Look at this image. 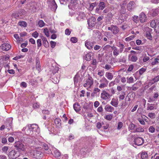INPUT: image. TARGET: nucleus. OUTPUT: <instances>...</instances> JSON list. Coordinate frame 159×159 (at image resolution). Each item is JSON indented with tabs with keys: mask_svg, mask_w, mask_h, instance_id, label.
<instances>
[{
	"mask_svg": "<svg viewBox=\"0 0 159 159\" xmlns=\"http://www.w3.org/2000/svg\"><path fill=\"white\" fill-rule=\"evenodd\" d=\"M48 147L47 144L43 142L40 143V155L41 153H44L45 150H47Z\"/></svg>",
	"mask_w": 159,
	"mask_h": 159,
	"instance_id": "8",
	"label": "nucleus"
},
{
	"mask_svg": "<svg viewBox=\"0 0 159 159\" xmlns=\"http://www.w3.org/2000/svg\"><path fill=\"white\" fill-rule=\"evenodd\" d=\"M104 68L108 70L111 68V65L109 64H106Z\"/></svg>",
	"mask_w": 159,
	"mask_h": 159,
	"instance_id": "57",
	"label": "nucleus"
},
{
	"mask_svg": "<svg viewBox=\"0 0 159 159\" xmlns=\"http://www.w3.org/2000/svg\"><path fill=\"white\" fill-rule=\"evenodd\" d=\"M111 96L112 94H110L105 90H103L101 94V98L104 100H107Z\"/></svg>",
	"mask_w": 159,
	"mask_h": 159,
	"instance_id": "4",
	"label": "nucleus"
},
{
	"mask_svg": "<svg viewBox=\"0 0 159 159\" xmlns=\"http://www.w3.org/2000/svg\"><path fill=\"white\" fill-rule=\"evenodd\" d=\"M57 73H55V74H53V75H52V77L51 78L52 81L55 84H57L59 81V79L58 78V77L59 78V77L57 76Z\"/></svg>",
	"mask_w": 159,
	"mask_h": 159,
	"instance_id": "14",
	"label": "nucleus"
},
{
	"mask_svg": "<svg viewBox=\"0 0 159 159\" xmlns=\"http://www.w3.org/2000/svg\"><path fill=\"white\" fill-rule=\"evenodd\" d=\"M127 82L129 84L133 83L134 82V79L133 77H131L129 78L128 77L127 78Z\"/></svg>",
	"mask_w": 159,
	"mask_h": 159,
	"instance_id": "40",
	"label": "nucleus"
},
{
	"mask_svg": "<svg viewBox=\"0 0 159 159\" xmlns=\"http://www.w3.org/2000/svg\"><path fill=\"white\" fill-rule=\"evenodd\" d=\"M92 43L89 42H86L85 43V46L89 49L92 48Z\"/></svg>",
	"mask_w": 159,
	"mask_h": 159,
	"instance_id": "25",
	"label": "nucleus"
},
{
	"mask_svg": "<svg viewBox=\"0 0 159 159\" xmlns=\"http://www.w3.org/2000/svg\"><path fill=\"white\" fill-rule=\"evenodd\" d=\"M55 124L57 125L58 127H59L61 125V120L59 118H56L55 120Z\"/></svg>",
	"mask_w": 159,
	"mask_h": 159,
	"instance_id": "30",
	"label": "nucleus"
},
{
	"mask_svg": "<svg viewBox=\"0 0 159 159\" xmlns=\"http://www.w3.org/2000/svg\"><path fill=\"white\" fill-rule=\"evenodd\" d=\"M149 131L152 133H154L155 131V128L152 126H151L149 128Z\"/></svg>",
	"mask_w": 159,
	"mask_h": 159,
	"instance_id": "50",
	"label": "nucleus"
},
{
	"mask_svg": "<svg viewBox=\"0 0 159 159\" xmlns=\"http://www.w3.org/2000/svg\"><path fill=\"white\" fill-rule=\"evenodd\" d=\"M111 104L113 106L117 107L118 104V102L117 100L114 98H113L111 102Z\"/></svg>",
	"mask_w": 159,
	"mask_h": 159,
	"instance_id": "19",
	"label": "nucleus"
},
{
	"mask_svg": "<svg viewBox=\"0 0 159 159\" xmlns=\"http://www.w3.org/2000/svg\"><path fill=\"white\" fill-rule=\"evenodd\" d=\"M155 30L157 33H159V22L155 27Z\"/></svg>",
	"mask_w": 159,
	"mask_h": 159,
	"instance_id": "47",
	"label": "nucleus"
},
{
	"mask_svg": "<svg viewBox=\"0 0 159 159\" xmlns=\"http://www.w3.org/2000/svg\"><path fill=\"white\" fill-rule=\"evenodd\" d=\"M43 32L45 35L48 37L49 36V33L47 28H45L43 30Z\"/></svg>",
	"mask_w": 159,
	"mask_h": 159,
	"instance_id": "46",
	"label": "nucleus"
},
{
	"mask_svg": "<svg viewBox=\"0 0 159 159\" xmlns=\"http://www.w3.org/2000/svg\"><path fill=\"white\" fill-rule=\"evenodd\" d=\"M143 139L141 137H138L135 138L134 142V144L138 146H140L143 144L144 143Z\"/></svg>",
	"mask_w": 159,
	"mask_h": 159,
	"instance_id": "7",
	"label": "nucleus"
},
{
	"mask_svg": "<svg viewBox=\"0 0 159 159\" xmlns=\"http://www.w3.org/2000/svg\"><path fill=\"white\" fill-rule=\"evenodd\" d=\"M135 125L133 123L130 124L129 125V130H134L135 127Z\"/></svg>",
	"mask_w": 159,
	"mask_h": 159,
	"instance_id": "41",
	"label": "nucleus"
},
{
	"mask_svg": "<svg viewBox=\"0 0 159 159\" xmlns=\"http://www.w3.org/2000/svg\"><path fill=\"white\" fill-rule=\"evenodd\" d=\"M144 131V129L142 127H138L136 128L134 132H143Z\"/></svg>",
	"mask_w": 159,
	"mask_h": 159,
	"instance_id": "39",
	"label": "nucleus"
},
{
	"mask_svg": "<svg viewBox=\"0 0 159 159\" xmlns=\"http://www.w3.org/2000/svg\"><path fill=\"white\" fill-rule=\"evenodd\" d=\"M106 77L109 80H111L113 77V75L111 73L106 72L105 74Z\"/></svg>",
	"mask_w": 159,
	"mask_h": 159,
	"instance_id": "22",
	"label": "nucleus"
},
{
	"mask_svg": "<svg viewBox=\"0 0 159 159\" xmlns=\"http://www.w3.org/2000/svg\"><path fill=\"white\" fill-rule=\"evenodd\" d=\"M97 5V4L96 2L92 3L90 4L89 7V10L90 11H92L94 7Z\"/></svg>",
	"mask_w": 159,
	"mask_h": 159,
	"instance_id": "26",
	"label": "nucleus"
},
{
	"mask_svg": "<svg viewBox=\"0 0 159 159\" xmlns=\"http://www.w3.org/2000/svg\"><path fill=\"white\" fill-rule=\"evenodd\" d=\"M158 61L157 60L156 58H155L154 61L152 62L151 64L152 65H155L158 64Z\"/></svg>",
	"mask_w": 159,
	"mask_h": 159,
	"instance_id": "56",
	"label": "nucleus"
},
{
	"mask_svg": "<svg viewBox=\"0 0 159 159\" xmlns=\"http://www.w3.org/2000/svg\"><path fill=\"white\" fill-rule=\"evenodd\" d=\"M133 38V36H130L126 38L125 39V40L126 41H129L132 39Z\"/></svg>",
	"mask_w": 159,
	"mask_h": 159,
	"instance_id": "62",
	"label": "nucleus"
},
{
	"mask_svg": "<svg viewBox=\"0 0 159 159\" xmlns=\"http://www.w3.org/2000/svg\"><path fill=\"white\" fill-rule=\"evenodd\" d=\"M14 146L18 152H24L25 148L24 144L21 141H16L14 143Z\"/></svg>",
	"mask_w": 159,
	"mask_h": 159,
	"instance_id": "2",
	"label": "nucleus"
},
{
	"mask_svg": "<svg viewBox=\"0 0 159 159\" xmlns=\"http://www.w3.org/2000/svg\"><path fill=\"white\" fill-rule=\"evenodd\" d=\"M146 69H145L142 68L140 69L139 71V73L140 75H142L145 71Z\"/></svg>",
	"mask_w": 159,
	"mask_h": 159,
	"instance_id": "58",
	"label": "nucleus"
},
{
	"mask_svg": "<svg viewBox=\"0 0 159 159\" xmlns=\"http://www.w3.org/2000/svg\"><path fill=\"white\" fill-rule=\"evenodd\" d=\"M38 125L35 124L28 125L25 128H23V130H25V133L28 135H32L34 132H36L38 129Z\"/></svg>",
	"mask_w": 159,
	"mask_h": 159,
	"instance_id": "1",
	"label": "nucleus"
},
{
	"mask_svg": "<svg viewBox=\"0 0 159 159\" xmlns=\"http://www.w3.org/2000/svg\"><path fill=\"white\" fill-rule=\"evenodd\" d=\"M139 19L141 23H143L147 20V16L145 13L142 12L139 15Z\"/></svg>",
	"mask_w": 159,
	"mask_h": 159,
	"instance_id": "10",
	"label": "nucleus"
},
{
	"mask_svg": "<svg viewBox=\"0 0 159 159\" xmlns=\"http://www.w3.org/2000/svg\"><path fill=\"white\" fill-rule=\"evenodd\" d=\"M8 149V146H4L2 147V150L5 153H7V152Z\"/></svg>",
	"mask_w": 159,
	"mask_h": 159,
	"instance_id": "42",
	"label": "nucleus"
},
{
	"mask_svg": "<svg viewBox=\"0 0 159 159\" xmlns=\"http://www.w3.org/2000/svg\"><path fill=\"white\" fill-rule=\"evenodd\" d=\"M17 152L16 151L12 150L11 151L10 153H13L12 155L11 156V158L12 159H16L17 157L16 156V154Z\"/></svg>",
	"mask_w": 159,
	"mask_h": 159,
	"instance_id": "34",
	"label": "nucleus"
},
{
	"mask_svg": "<svg viewBox=\"0 0 159 159\" xmlns=\"http://www.w3.org/2000/svg\"><path fill=\"white\" fill-rule=\"evenodd\" d=\"M105 4L103 2H100L98 5L99 7L101 10H103L105 8Z\"/></svg>",
	"mask_w": 159,
	"mask_h": 159,
	"instance_id": "27",
	"label": "nucleus"
},
{
	"mask_svg": "<svg viewBox=\"0 0 159 159\" xmlns=\"http://www.w3.org/2000/svg\"><path fill=\"white\" fill-rule=\"evenodd\" d=\"M105 109L107 111L112 112L114 108L110 105H107L105 107Z\"/></svg>",
	"mask_w": 159,
	"mask_h": 159,
	"instance_id": "18",
	"label": "nucleus"
},
{
	"mask_svg": "<svg viewBox=\"0 0 159 159\" xmlns=\"http://www.w3.org/2000/svg\"><path fill=\"white\" fill-rule=\"evenodd\" d=\"M138 16H134L133 17V20L134 22L137 23V22L138 21Z\"/></svg>",
	"mask_w": 159,
	"mask_h": 159,
	"instance_id": "52",
	"label": "nucleus"
},
{
	"mask_svg": "<svg viewBox=\"0 0 159 159\" xmlns=\"http://www.w3.org/2000/svg\"><path fill=\"white\" fill-rule=\"evenodd\" d=\"M150 13L152 16H155L158 14V10L157 9H153L150 12Z\"/></svg>",
	"mask_w": 159,
	"mask_h": 159,
	"instance_id": "21",
	"label": "nucleus"
},
{
	"mask_svg": "<svg viewBox=\"0 0 159 159\" xmlns=\"http://www.w3.org/2000/svg\"><path fill=\"white\" fill-rule=\"evenodd\" d=\"M148 155L145 152H142L141 154V157L142 159H147Z\"/></svg>",
	"mask_w": 159,
	"mask_h": 159,
	"instance_id": "33",
	"label": "nucleus"
},
{
	"mask_svg": "<svg viewBox=\"0 0 159 159\" xmlns=\"http://www.w3.org/2000/svg\"><path fill=\"white\" fill-rule=\"evenodd\" d=\"M18 24L21 26H23L24 27H26L27 25V23L24 21H19L18 23Z\"/></svg>",
	"mask_w": 159,
	"mask_h": 159,
	"instance_id": "32",
	"label": "nucleus"
},
{
	"mask_svg": "<svg viewBox=\"0 0 159 159\" xmlns=\"http://www.w3.org/2000/svg\"><path fill=\"white\" fill-rule=\"evenodd\" d=\"M123 124L121 122H119L118 123L117 129H120L123 126Z\"/></svg>",
	"mask_w": 159,
	"mask_h": 159,
	"instance_id": "43",
	"label": "nucleus"
},
{
	"mask_svg": "<svg viewBox=\"0 0 159 159\" xmlns=\"http://www.w3.org/2000/svg\"><path fill=\"white\" fill-rule=\"evenodd\" d=\"M112 29L111 31L114 34H117L119 31V29L118 27L116 25H112Z\"/></svg>",
	"mask_w": 159,
	"mask_h": 159,
	"instance_id": "16",
	"label": "nucleus"
},
{
	"mask_svg": "<svg viewBox=\"0 0 159 159\" xmlns=\"http://www.w3.org/2000/svg\"><path fill=\"white\" fill-rule=\"evenodd\" d=\"M138 120L141 124H142V125H145V122L142 119H141L140 118H139L138 119Z\"/></svg>",
	"mask_w": 159,
	"mask_h": 159,
	"instance_id": "59",
	"label": "nucleus"
},
{
	"mask_svg": "<svg viewBox=\"0 0 159 159\" xmlns=\"http://www.w3.org/2000/svg\"><path fill=\"white\" fill-rule=\"evenodd\" d=\"M93 80L91 76H89L86 81V83L84 84V86L85 87H88L90 88L93 84Z\"/></svg>",
	"mask_w": 159,
	"mask_h": 159,
	"instance_id": "5",
	"label": "nucleus"
},
{
	"mask_svg": "<svg viewBox=\"0 0 159 159\" xmlns=\"http://www.w3.org/2000/svg\"><path fill=\"white\" fill-rule=\"evenodd\" d=\"M95 20L94 17H91L88 20V24L89 27L92 28L94 26Z\"/></svg>",
	"mask_w": 159,
	"mask_h": 159,
	"instance_id": "12",
	"label": "nucleus"
},
{
	"mask_svg": "<svg viewBox=\"0 0 159 159\" xmlns=\"http://www.w3.org/2000/svg\"><path fill=\"white\" fill-rule=\"evenodd\" d=\"M124 4H122L121 6V9L120 10V13L121 14H124L125 13L126 9L125 7L124 6Z\"/></svg>",
	"mask_w": 159,
	"mask_h": 159,
	"instance_id": "24",
	"label": "nucleus"
},
{
	"mask_svg": "<svg viewBox=\"0 0 159 159\" xmlns=\"http://www.w3.org/2000/svg\"><path fill=\"white\" fill-rule=\"evenodd\" d=\"M70 41L73 43H75L77 41V39L75 37H72L71 38Z\"/></svg>",
	"mask_w": 159,
	"mask_h": 159,
	"instance_id": "51",
	"label": "nucleus"
},
{
	"mask_svg": "<svg viewBox=\"0 0 159 159\" xmlns=\"http://www.w3.org/2000/svg\"><path fill=\"white\" fill-rule=\"evenodd\" d=\"M56 43L54 42H53L52 41H51L50 42V44L51 46V47L52 48H54L56 46Z\"/></svg>",
	"mask_w": 159,
	"mask_h": 159,
	"instance_id": "60",
	"label": "nucleus"
},
{
	"mask_svg": "<svg viewBox=\"0 0 159 159\" xmlns=\"http://www.w3.org/2000/svg\"><path fill=\"white\" fill-rule=\"evenodd\" d=\"M36 69L39 71V70L40 69V62L39 61V58L38 57H37L36 58Z\"/></svg>",
	"mask_w": 159,
	"mask_h": 159,
	"instance_id": "28",
	"label": "nucleus"
},
{
	"mask_svg": "<svg viewBox=\"0 0 159 159\" xmlns=\"http://www.w3.org/2000/svg\"><path fill=\"white\" fill-rule=\"evenodd\" d=\"M12 120V119L11 118H9L7 120V122L6 123V127L8 128V130H10L11 128Z\"/></svg>",
	"mask_w": 159,
	"mask_h": 159,
	"instance_id": "13",
	"label": "nucleus"
},
{
	"mask_svg": "<svg viewBox=\"0 0 159 159\" xmlns=\"http://www.w3.org/2000/svg\"><path fill=\"white\" fill-rule=\"evenodd\" d=\"M112 117L113 116L112 115H107L106 116L105 119L108 120H111L112 119Z\"/></svg>",
	"mask_w": 159,
	"mask_h": 159,
	"instance_id": "53",
	"label": "nucleus"
},
{
	"mask_svg": "<svg viewBox=\"0 0 159 159\" xmlns=\"http://www.w3.org/2000/svg\"><path fill=\"white\" fill-rule=\"evenodd\" d=\"M11 46L7 43H4L1 46L0 48L3 51H7L9 50L11 48Z\"/></svg>",
	"mask_w": 159,
	"mask_h": 159,
	"instance_id": "9",
	"label": "nucleus"
},
{
	"mask_svg": "<svg viewBox=\"0 0 159 159\" xmlns=\"http://www.w3.org/2000/svg\"><path fill=\"white\" fill-rule=\"evenodd\" d=\"M127 10L131 11L135 8V3L133 1H130L128 3L127 6Z\"/></svg>",
	"mask_w": 159,
	"mask_h": 159,
	"instance_id": "11",
	"label": "nucleus"
},
{
	"mask_svg": "<svg viewBox=\"0 0 159 159\" xmlns=\"http://www.w3.org/2000/svg\"><path fill=\"white\" fill-rule=\"evenodd\" d=\"M159 80V75L155 77L154 79L152 80L151 81L148 83V84L152 85L156 82Z\"/></svg>",
	"mask_w": 159,
	"mask_h": 159,
	"instance_id": "17",
	"label": "nucleus"
},
{
	"mask_svg": "<svg viewBox=\"0 0 159 159\" xmlns=\"http://www.w3.org/2000/svg\"><path fill=\"white\" fill-rule=\"evenodd\" d=\"M148 116L151 119H154L156 117V115L155 113H148Z\"/></svg>",
	"mask_w": 159,
	"mask_h": 159,
	"instance_id": "38",
	"label": "nucleus"
},
{
	"mask_svg": "<svg viewBox=\"0 0 159 159\" xmlns=\"http://www.w3.org/2000/svg\"><path fill=\"white\" fill-rule=\"evenodd\" d=\"M146 36L147 38L150 40L152 39V37L151 34L149 31H147L146 33Z\"/></svg>",
	"mask_w": 159,
	"mask_h": 159,
	"instance_id": "31",
	"label": "nucleus"
},
{
	"mask_svg": "<svg viewBox=\"0 0 159 159\" xmlns=\"http://www.w3.org/2000/svg\"><path fill=\"white\" fill-rule=\"evenodd\" d=\"M41 38L43 41V45L46 48L48 47V43L46 39L43 37H42Z\"/></svg>",
	"mask_w": 159,
	"mask_h": 159,
	"instance_id": "23",
	"label": "nucleus"
},
{
	"mask_svg": "<svg viewBox=\"0 0 159 159\" xmlns=\"http://www.w3.org/2000/svg\"><path fill=\"white\" fill-rule=\"evenodd\" d=\"M138 58L137 56H132L131 58V61L133 62H135L137 60Z\"/></svg>",
	"mask_w": 159,
	"mask_h": 159,
	"instance_id": "44",
	"label": "nucleus"
},
{
	"mask_svg": "<svg viewBox=\"0 0 159 159\" xmlns=\"http://www.w3.org/2000/svg\"><path fill=\"white\" fill-rule=\"evenodd\" d=\"M125 92L123 93L122 94V95H120L119 96V98L120 100H123L125 98Z\"/></svg>",
	"mask_w": 159,
	"mask_h": 159,
	"instance_id": "54",
	"label": "nucleus"
},
{
	"mask_svg": "<svg viewBox=\"0 0 159 159\" xmlns=\"http://www.w3.org/2000/svg\"><path fill=\"white\" fill-rule=\"evenodd\" d=\"M8 140L9 142L12 143L14 141V139L13 137H11L8 138Z\"/></svg>",
	"mask_w": 159,
	"mask_h": 159,
	"instance_id": "61",
	"label": "nucleus"
},
{
	"mask_svg": "<svg viewBox=\"0 0 159 159\" xmlns=\"http://www.w3.org/2000/svg\"><path fill=\"white\" fill-rule=\"evenodd\" d=\"M47 3L49 7L52 6V10L55 11L57 7V5L54 0H48Z\"/></svg>",
	"mask_w": 159,
	"mask_h": 159,
	"instance_id": "6",
	"label": "nucleus"
},
{
	"mask_svg": "<svg viewBox=\"0 0 159 159\" xmlns=\"http://www.w3.org/2000/svg\"><path fill=\"white\" fill-rule=\"evenodd\" d=\"M7 157L4 155H0V159H7Z\"/></svg>",
	"mask_w": 159,
	"mask_h": 159,
	"instance_id": "64",
	"label": "nucleus"
},
{
	"mask_svg": "<svg viewBox=\"0 0 159 159\" xmlns=\"http://www.w3.org/2000/svg\"><path fill=\"white\" fill-rule=\"evenodd\" d=\"M32 35L33 37L36 38L38 36L39 34L36 31H35L32 33Z\"/></svg>",
	"mask_w": 159,
	"mask_h": 159,
	"instance_id": "55",
	"label": "nucleus"
},
{
	"mask_svg": "<svg viewBox=\"0 0 159 159\" xmlns=\"http://www.w3.org/2000/svg\"><path fill=\"white\" fill-rule=\"evenodd\" d=\"M119 47H120V48L119 49V52H122L123 51L124 49V45L123 44L119 42Z\"/></svg>",
	"mask_w": 159,
	"mask_h": 159,
	"instance_id": "35",
	"label": "nucleus"
},
{
	"mask_svg": "<svg viewBox=\"0 0 159 159\" xmlns=\"http://www.w3.org/2000/svg\"><path fill=\"white\" fill-rule=\"evenodd\" d=\"M99 82L100 84L99 87L100 89H102L107 87L109 82L105 77H103L99 80Z\"/></svg>",
	"mask_w": 159,
	"mask_h": 159,
	"instance_id": "3",
	"label": "nucleus"
},
{
	"mask_svg": "<svg viewBox=\"0 0 159 159\" xmlns=\"http://www.w3.org/2000/svg\"><path fill=\"white\" fill-rule=\"evenodd\" d=\"M155 20H152L150 23V26L152 28H155L156 26Z\"/></svg>",
	"mask_w": 159,
	"mask_h": 159,
	"instance_id": "48",
	"label": "nucleus"
},
{
	"mask_svg": "<svg viewBox=\"0 0 159 159\" xmlns=\"http://www.w3.org/2000/svg\"><path fill=\"white\" fill-rule=\"evenodd\" d=\"M113 53L114 55L117 56L118 55L119 51L117 48H115L113 51Z\"/></svg>",
	"mask_w": 159,
	"mask_h": 159,
	"instance_id": "49",
	"label": "nucleus"
},
{
	"mask_svg": "<svg viewBox=\"0 0 159 159\" xmlns=\"http://www.w3.org/2000/svg\"><path fill=\"white\" fill-rule=\"evenodd\" d=\"M78 16H76V18L78 20L81 21L84 19L85 17V14L83 12H79L77 14Z\"/></svg>",
	"mask_w": 159,
	"mask_h": 159,
	"instance_id": "15",
	"label": "nucleus"
},
{
	"mask_svg": "<svg viewBox=\"0 0 159 159\" xmlns=\"http://www.w3.org/2000/svg\"><path fill=\"white\" fill-rule=\"evenodd\" d=\"M79 77L78 76L75 75L74 77V83L75 85H77L79 81Z\"/></svg>",
	"mask_w": 159,
	"mask_h": 159,
	"instance_id": "37",
	"label": "nucleus"
},
{
	"mask_svg": "<svg viewBox=\"0 0 159 159\" xmlns=\"http://www.w3.org/2000/svg\"><path fill=\"white\" fill-rule=\"evenodd\" d=\"M97 111L98 112H99L102 111L103 108L101 105L98 108Z\"/></svg>",
	"mask_w": 159,
	"mask_h": 159,
	"instance_id": "63",
	"label": "nucleus"
},
{
	"mask_svg": "<svg viewBox=\"0 0 159 159\" xmlns=\"http://www.w3.org/2000/svg\"><path fill=\"white\" fill-rule=\"evenodd\" d=\"M91 53H89L87 54L84 57V59L87 61H89L91 59Z\"/></svg>",
	"mask_w": 159,
	"mask_h": 159,
	"instance_id": "29",
	"label": "nucleus"
},
{
	"mask_svg": "<svg viewBox=\"0 0 159 159\" xmlns=\"http://www.w3.org/2000/svg\"><path fill=\"white\" fill-rule=\"evenodd\" d=\"M111 46L110 45H106L103 48V50H105L107 51H108L109 50V49L111 48Z\"/></svg>",
	"mask_w": 159,
	"mask_h": 159,
	"instance_id": "45",
	"label": "nucleus"
},
{
	"mask_svg": "<svg viewBox=\"0 0 159 159\" xmlns=\"http://www.w3.org/2000/svg\"><path fill=\"white\" fill-rule=\"evenodd\" d=\"M54 156L56 157H58L61 156V153L57 150L54 151Z\"/></svg>",
	"mask_w": 159,
	"mask_h": 159,
	"instance_id": "36",
	"label": "nucleus"
},
{
	"mask_svg": "<svg viewBox=\"0 0 159 159\" xmlns=\"http://www.w3.org/2000/svg\"><path fill=\"white\" fill-rule=\"evenodd\" d=\"M73 107L76 112H78L80 110V106L78 103H75L73 105Z\"/></svg>",
	"mask_w": 159,
	"mask_h": 159,
	"instance_id": "20",
	"label": "nucleus"
}]
</instances>
